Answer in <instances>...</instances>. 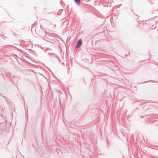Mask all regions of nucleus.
<instances>
[{
  "label": "nucleus",
  "mask_w": 158,
  "mask_h": 158,
  "mask_svg": "<svg viewBox=\"0 0 158 158\" xmlns=\"http://www.w3.org/2000/svg\"><path fill=\"white\" fill-rule=\"evenodd\" d=\"M82 44V42L81 40H79L77 43V48H79Z\"/></svg>",
  "instance_id": "obj_1"
},
{
  "label": "nucleus",
  "mask_w": 158,
  "mask_h": 158,
  "mask_svg": "<svg viewBox=\"0 0 158 158\" xmlns=\"http://www.w3.org/2000/svg\"><path fill=\"white\" fill-rule=\"evenodd\" d=\"M75 2L77 5H79L80 4L81 1L80 0H74Z\"/></svg>",
  "instance_id": "obj_2"
}]
</instances>
